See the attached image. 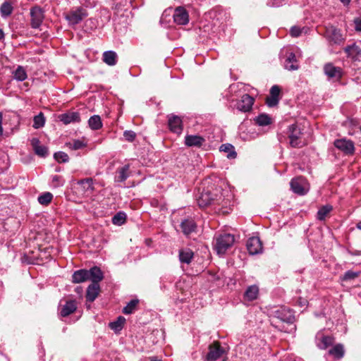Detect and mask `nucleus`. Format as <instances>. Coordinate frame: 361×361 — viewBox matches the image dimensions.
I'll use <instances>...</instances> for the list:
<instances>
[{
    "instance_id": "1",
    "label": "nucleus",
    "mask_w": 361,
    "mask_h": 361,
    "mask_svg": "<svg viewBox=\"0 0 361 361\" xmlns=\"http://www.w3.org/2000/svg\"><path fill=\"white\" fill-rule=\"evenodd\" d=\"M271 325L277 330L291 333L296 329L294 322V311L286 306H281L272 310L270 313Z\"/></svg>"
},
{
    "instance_id": "2",
    "label": "nucleus",
    "mask_w": 361,
    "mask_h": 361,
    "mask_svg": "<svg viewBox=\"0 0 361 361\" xmlns=\"http://www.w3.org/2000/svg\"><path fill=\"white\" fill-rule=\"evenodd\" d=\"M214 247L218 255H224L235 243V236L233 234L223 233L218 234L214 238Z\"/></svg>"
},
{
    "instance_id": "3",
    "label": "nucleus",
    "mask_w": 361,
    "mask_h": 361,
    "mask_svg": "<svg viewBox=\"0 0 361 361\" xmlns=\"http://www.w3.org/2000/svg\"><path fill=\"white\" fill-rule=\"evenodd\" d=\"M286 134L290 140V145L293 148H301L305 145L301 139L302 133L300 128L295 123L288 126Z\"/></svg>"
},
{
    "instance_id": "4",
    "label": "nucleus",
    "mask_w": 361,
    "mask_h": 361,
    "mask_svg": "<svg viewBox=\"0 0 361 361\" xmlns=\"http://www.w3.org/2000/svg\"><path fill=\"white\" fill-rule=\"evenodd\" d=\"M104 278V272L99 267H92V302L99 296L101 292L99 282Z\"/></svg>"
},
{
    "instance_id": "5",
    "label": "nucleus",
    "mask_w": 361,
    "mask_h": 361,
    "mask_svg": "<svg viewBox=\"0 0 361 361\" xmlns=\"http://www.w3.org/2000/svg\"><path fill=\"white\" fill-rule=\"evenodd\" d=\"M199 190V195L197 196V202L200 207H207L210 204H216L220 206V203L219 202V199L214 198V195L208 189L203 188L202 191H200V188Z\"/></svg>"
},
{
    "instance_id": "6",
    "label": "nucleus",
    "mask_w": 361,
    "mask_h": 361,
    "mask_svg": "<svg viewBox=\"0 0 361 361\" xmlns=\"http://www.w3.org/2000/svg\"><path fill=\"white\" fill-rule=\"evenodd\" d=\"M208 353L204 361H216L218 359L227 354L226 350L221 345L219 341H214L210 344L208 347Z\"/></svg>"
},
{
    "instance_id": "7",
    "label": "nucleus",
    "mask_w": 361,
    "mask_h": 361,
    "mask_svg": "<svg viewBox=\"0 0 361 361\" xmlns=\"http://www.w3.org/2000/svg\"><path fill=\"white\" fill-rule=\"evenodd\" d=\"M334 146L345 155L352 156L355 154V143L350 139L345 137L336 139L334 142Z\"/></svg>"
},
{
    "instance_id": "8",
    "label": "nucleus",
    "mask_w": 361,
    "mask_h": 361,
    "mask_svg": "<svg viewBox=\"0 0 361 361\" xmlns=\"http://www.w3.org/2000/svg\"><path fill=\"white\" fill-rule=\"evenodd\" d=\"M255 103V99L249 94L242 95L240 99L238 100L235 104V108L240 112L247 113L252 109Z\"/></svg>"
},
{
    "instance_id": "9",
    "label": "nucleus",
    "mask_w": 361,
    "mask_h": 361,
    "mask_svg": "<svg viewBox=\"0 0 361 361\" xmlns=\"http://www.w3.org/2000/svg\"><path fill=\"white\" fill-rule=\"evenodd\" d=\"M73 189L78 197H88L90 190V178H87L76 181L73 185Z\"/></svg>"
},
{
    "instance_id": "10",
    "label": "nucleus",
    "mask_w": 361,
    "mask_h": 361,
    "mask_svg": "<svg viewBox=\"0 0 361 361\" xmlns=\"http://www.w3.org/2000/svg\"><path fill=\"white\" fill-rule=\"evenodd\" d=\"M281 88L277 85H273L269 90V95L266 97L265 104L272 108L276 106L281 98Z\"/></svg>"
},
{
    "instance_id": "11",
    "label": "nucleus",
    "mask_w": 361,
    "mask_h": 361,
    "mask_svg": "<svg viewBox=\"0 0 361 361\" xmlns=\"http://www.w3.org/2000/svg\"><path fill=\"white\" fill-rule=\"evenodd\" d=\"M292 191L298 195H305L308 192L307 182L302 176L293 178L290 183Z\"/></svg>"
},
{
    "instance_id": "12",
    "label": "nucleus",
    "mask_w": 361,
    "mask_h": 361,
    "mask_svg": "<svg viewBox=\"0 0 361 361\" xmlns=\"http://www.w3.org/2000/svg\"><path fill=\"white\" fill-rule=\"evenodd\" d=\"M246 247L248 252L252 255L259 254L263 251V244L258 236L248 238Z\"/></svg>"
},
{
    "instance_id": "13",
    "label": "nucleus",
    "mask_w": 361,
    "mask_h": 361,
    "mask_svg": "<svg viewBox=\"0 0 361 361\" xmlns=\"http://www.w3.org/2000/svg\"><path fill=\"white\" fill-rule=\"evenodd\" d=\"M31 27L37 29L42 25L44 20V12L39 6H35L30 9Z\"/></svg>"
},
{
    "instance_id": "14",
    "label": "nucleus",
    "mask_w": 361,
    "mask_h": 361,
    "mask_svg": "<svg viewBox=\"0 0 361 361\" xmlns=\"http://www.w3.org/2000/svg\"><path fill=\"white\" fill-rule=\"evenodd\" d=\"M173 18L176 24L178 25H185L189 22V14L184 7L178 6L174 10Z\"/></svg>"
},
{
    "instance_id": "15",
    "label": "nucleus",
    "mask_w": 361,
    "mask_h": 361,
    "mask_svg": "<svg viewBox=\"0 0 361 361\" xmlns=\"http://www.w3.org/2000/svg\"><path fill=\"white\" fill-rule=\"evenodd\" d=\"M324 72L330 79L339 80L343 77V69L334 66L331 63H327L324 66Z\"/></svg>"
},
{
    "instance_id": "16",
    "label": "nucleus",
    "mask_w": 361,
    "mask_h": 361,
    "mask_svg": "<svg viewBox=\"0 0 361 361\" xmlns=\"http://www.w3.org/2000/svg\"><path fill=\"white\" fill-rule=\"evenodd\" d=\"M325 35L328 40L334 44H340L343 41L341 30L333 25L326 27Z\"/></svg>"
},
{
    "instance_id": "17",
    "label": "nucleus",
    "mask_w": 361,
    "mask_h": 361,
    "mask_svg": "<svg viewBox=\"0 0 361 361\" xmlns=\"http://www.w3.org/2000/svg\"><path fill=\"white\" fill-rule=\"evenodd\" d=\"M87 16V13L83 8H78L67 13L66 18L69 23L75 25L78 24Z\"/></svg>"
},
{
    "instance_id": "18",
    "label": "nucleus",
    "mask_w": 361,
    "mask_h": 361,
    "mask_svg": "<svg viewBox=\"0 0 361 361\" xmlns=\"http://www.w3.org/2000/svg\"><path fill=\"white\" fill-rule=\"evenodd\" d=\"M168 126L173 133L180 135L183 131V121L180 117L176 115L169 116Z\"/></svg>"
},
{
    "instance_id": "19",
    "label": "nucleus",
    "mask_w": 361,
    "mask_h": 361,
    "mask_svg": "<svg viewBox=\"0 0 361 361\" xmlns=\"http://www.w3.org/2000/svg\"><path fill=\"white\" fill-rule=\"evenodd\" d=\"M180 227L183 233L188 236L197 229V224L193 219L187 218L181 221Z\"/></svg>"
},
{
    "instance_id": "20",
    "label": "nucleus",
    "mask_w": 361,
    "mask_h": 361,
    "mask_svg": "<svg viewBox=\"0 0 361 361\" xmlns=\"http://www.w3.org/2000/svg\"><path fill=\"white\" fill-rule=\"evenodd\" d=\"M204 142L205 139L200 135H187L185 137L184 143L187 147H201Z\"/></svg>"
},
{
    "instance_id": "21",
    "label": "nucleus",
    "mask_w": 361,
    "mask_h": 361,
    "mask_svg": "<svg viewBox=\"0 0 361 361\" xmlns=\"http://www.w3.org/2000/svg\"><path fill=\"white\" fill-rule=\"evenodd\" d=\"M90 280V270L79 269L73 272L72 275V282L74 283H80Z\"/></svg>"
},
{
    "instance_id": "22",
    "label": "nucleus",
    "mask_w": 361,
    "mask_h": 361,
    "mask_svg": "<svg viewBox=\"0 0 361 361\" xmlns=\"http://www.w3.org/2000/svg\"><path fill=\"white\" fill-rule=\"evenodd\" d=\"M31 145L35 153L42 157H45L48 154L47 147L44 145H40V141L37 137H33L31 140Z\"/></svg>"
},
{
    "instance_id": "23",
    "label": "nucleus",
    "mask_w": 361,
    "mask_h": 361,
    "mask_svg": "<svg viewBox=\"0 0 361 361\" xmlns=\"http://www.w3.org/2000/svg\"><path fill=\"white\" fill-rule=\"evenodd\" d=\"M259 295V288L256 285H252L247 288L244 294L243 298L245 300L252 302L256 300Z\"/></svg>"
},
{
    "instance_id": "24",
    "label": "nucleus",
    "mask_w": 361,
    "mask_h": 361,
    "mask_svg": "<svg viewBox=\"0 0 361 361\" xmlns=\"http://www.w3.org/2000/svg\"><path fill=\"white\" fill-rule=\"evenodd\" d=\"M328 354L332 356L335 360H341L344 357L345 349L341 343H337L329 350Z\"/></svg>"
},
{
    "instance_id": "25",
    "label": "nucleus",
    "mask_w": 361,
    "mask_h": 361,
    "mask_svg": "<svg viewBox=\"0 0 361 361\" xmlns=\"http://www.w3.org/2000/svg\"><path fill=\"white\" fill-rule=\"evenodd\" d=\"M284 66L285 68L288 71H295L298 69L299 66L298 65L296 56L293 52L288 53L284 62Z\"/></svg>"
},
{
    "instance_id": "26",
    "label": "nucleus",
    "mask_w": 361,
    "mask_h": 361,
    "mask_svg": "<svg viewBox=\"0 0 361 361\" xmlns=\"http://www.w3.org/2000/svg\"><path fill=\"white\" fill-rule=\"evenodd\" d=\"M344 51L348 56L351 57L354 60H357L361 56V49L355 44L345 47Z\"/></svg>"
},
{
    "instance_id": "27",
    "label": "nucleus",
    "mask_w": 361,
    "mask_h": 361,
    "mask_svg": "<svg viewBox=\"0 0 361 361\" xmlns=\"http://www.w3.org/2000/svg\"><path fill=\"white\" fill-rule=\"evenodd\" d=\"M129 169L130 165L126 164L123 166L118 168L116 170V174L115 176V181L123 182L129 177Z\"/></svg>"
},
{
    "instance_id": "28",
    "label": "nucleus",
    "mask_w": 361,
    "mask_h": 361,
    "mask_svg": "<svg viewBox=\"0 0 361 361\" xmlns=\"http://www.w3.org/2000/svg\"><path fill=\"white\" fill-rule=\"evenodd\" d=\"M179 260L181 263L190 264L194 257V252L190 248H183L179 250Z\"/></svg>"
},
{
    "instance_id": "29",
    "label": "nucleus",
    "mask_w": 361,
    "mask_h": 361,
    "mask_svg": "<svg viewBox=\"0 0 361 361\" xmlns=\"http://www.w3.org/2000/svg\"><path fill=\"white\" fill-rule=\"evenodd\" d=\"M102 60L107 65L113 66L118 62V55L114 51H106L103 53Z\"/></svg>"
},
{
    "instance_id": "30",
    "label": "nucleus",
    "mask_w": 361,
    "mask_h": 361,
    "mask_svg": "<svg viewBox=\"0 0 361 361\" xmlns=\"http://www.w3.org/2000/svg\"><path fill=\"white\" fill-rule=\"evenodd\" d=\"M59 120L64 124L67 125L73 122L79 121V114L77 112H68L61 114Z\"/></svg>"
},
{
    "instance_id": "31",
    "label": "nucleus",
    "mask_w": 361,
    "mask_h": 361,
    "mask_svg": "<svg viewBox=\"0 0 361 361\" xmlns=\"http://www.w3.org/2000/svg\"><path fill=\"white\" fill-rule=\"evenodd\" d=\"M126 323V319L123 316H119L115 321H113L109 324V328L113 330L115 333H119L123 328Z\"/></svg>"
},
{
    "instance_id": "32",
    "label": "nucleus",
    "mask_w": 361,
    "mask_h": 361,
    "mask_svg": "<svg viewBox=\"0 0 361 361\" xmlns=\"http://www.w3.org/2000/svg\"><path fill=\"white\" fill-rule=\"evenodd\" d=\"M76 310L75 301L69 300L61 307L60 314L61 317H67Z\"/></svg>"
},
{
    "instance_id": "33",
    "label": "nucleus",
    "mask_w": 361,
    "mask_h": 361,
    "mask_svg": "<svg viewBox=\"0 0 361 361\" xmlns=\"http://www.w3.org/2000/svg\"><path fill=\"white\" fill-rule=\"evenodd\" d=\"M334 342V338L333 336H322L317 345L321 350H326L329 347L333 345Z\"/></svg>"
},
{
    "instance_id": "34",
    "label": "nucleus",
    "mask_w": 361,
    "mask_h": 361,
    "mask_svg": "<svg viewBox=\"0 0 361 361\" xmlns=\"http://www.w3.org/2000/svg\"><path fill=\"white\" fill-rule=\"evenodd\" d=\"M255 123L259 126H269L272 123L271 117L267 114H260L254 119Z\"/></svg>"
},
{
    "instance_id": "35",
    "label": "nucleus",
    "mask_w": 361,
    "mask_h": 361,
    "mask_svg": "<svg viewBox=\"0 0 361 361\" xmlns=\"http://www.w3.org/2000/svg\"><path fill=\"white\" fill-rule=\"evenodd\" d=\"M332 210L333 207L330 204L322 206L317 213V219L319 221H324Z\"/></svg>"
},
{
    "instance_id": "36",
    "label": "nucleus",
    "mask_w": 361,
    "mask_h": 361,
    "mask_svg": "<svg viewBox=\"0 0 361 361\" xmlns=\"http://www.w3.org/2000/svg\"><path fill=\"white\" fill-rule=\"evenodd\" d=\"M13 77L17 81H24L27 78V72L24 67L18 66L17 68L13 71Z\"/></svg>"
},
{
    "instance_id": "37",
    "label": "nucleus",
    "mask_w": 361,
    "mask_h": 361,
    "mask_svg": "<svg viewBox=\"0 0 361 361\" xmlns=\"http://www.w3.org/2000/svg\"><path fill=\"white\" fill-rule=\"evenodd\" d=\"M13 6L9 1H4L0 6V14L2 18H6L11 15Z\"/></svg>"
},
{
    "instance_id": "38",
    "label": "nucleus",
    "mask_w": 361,
    "mask_h": 361,
    "mask_svg": "<svg viewBox=\"0 0 361 361\" xmlns=\"http://www.w3.org/2000/svg\"><path fill=\"white\" fill-rule=\"evenodd\" d=\"M220 151L227 153L228 159H235L237 157V153L235 151L234 147L231 144H223L220 147Z\"/></svg>"
},
{
    "instance_id": "39",
    "label": "nucleus",
    "mask_w": 361,
    "mask_h": 361,
    "mask_svg": "<svg viewBox=\"0 0 361 361\" xmlns=\"http://www.w3.org/2000/svg\"><path fill=\"white\" fill-rule=\"evenodd\" d=\"M126 214L123 212H118L116 213L111 219L112 224L116 226H121L126 221Z\"/></svg>"
},
{
    "instance_id": "40",
    "label": "nucleus",
    "mask_w": 361,
    "mask_h": 361,
    "mask_svg": "<svg viewBox=\"0 0 361 361\" xmlns=\"http://www.w3.org/2000/svg\"><path fill=\"white\" fill-rule=\"evenodd\" d=\"M139 303L138 299H133L130 302H128L126 307L123 309V313L125 314H132L136 309L137 305Z\"/></svg>"
},
{
    "instance_id": "41",
    "label": "nucleus",
    "mask_w": 361,
    "mask_h": 361,
    "mask_svg": "<svg viewBox=\"0 0 361 361\" xmlns=\"http://www.w3.org/2000/svg\"><path fill=\"white\" fill-rule=\"evenodd\" d=\"M360 275V271H353L352 270H348L343 275L340 276V280L341 281H349L355 279Z\"/></svg>"
},
{
    "instance_id": "42",
    "label": "nucleus",
    "mask_w": 361,
    "mask_h": 361,
    "mask_svg": "<svg viewBox=\"0 0 361 361\" xmlns=\"http://www.w3.org/2000/svg\"><path fill=\"white\" fill-rule=\"evenodd\" d=\"M45 124V118L44 114L40 112L38 115L35 116L33 118L32 127L35 129L42 128Z\"/></svg>"
},
{
    "instance_id": "43",
    "label": "nucleus",
    "mask_w": 361,
    "mask_h": 361,
    "mask_svg": "<svg viewBox=\"0 0 361 361\" xmlns=\"http://www.w3.org/2000/svg\"><path fill=\"white\" fill-rule=\"evenodd\" d=\"M53 199V195L51 192H47L40 195L38 197V202L42 205H47Z\"/></svg>"
},
{
    "instance_id": "44",
    "label": "nucleus",
    "mask_w": 361,
    "mask_h": 361,
    "mask_svg": "<svg viewBox=\"0 0 361 361\" xmlns=\"http://www.w3.org/2000/svg\"><path fill=\"white\" fill-rule=\"evenodd\" d=\"M51 186L54 188H59L64 185L65 180L61 176L54 175L51 177Z\"/></svg>"
},
{
    "instance_id": "45",
    "label": "nucleus",
    "mask_w": 361,
    "mask_h": 361,
    "mask_svg": "<svg viewBox=\"0 0 361 361\" xmlns=\"http://www.w3.org/2000/svg\"><path fill=\"white\" fill-rule=\"evenodd\" d=\"M103 126L101 117L99 115L92 116V130H99Z\"/></svg>"
},
{
    "instance_id": "46",
    "label": "nucleus",
    "mask_w": 361,
    "mask_h": 361,
    "mask_svg": "<svg viewBox=\"0 0 361 361\" xmlns=\"http://www.w3.org/2000/svg\"><path fill=\"white\" fill-rule=\"evenodd\" d=\"M54 157L59 163H66L68 161V154L63 152H56Z\"/></svg>"
},
{
    "instance_id": "47",
    "label": "nucleus",
    "mask_w": 361,
    "mask_h": 361,
    "mask_svg": "<svg viewBox=\"0 0 361 361\" xmlns=\"http://www.w3.org/2000/svg\"><path fill=\"white\" fill-rule=\"evenodd\" d=\"M123 137L128 142H133L136 138V133L133 130H125L123 132Z\"/></svg>"
},
{
    "instance_id": "48",
    "label": "nucleus",
    "mask_w": 361,
    "mask_h": 361,
    "mask_svg": "<svg viewBox=\"0 0 361 361\" xmlns=\"http://www.w3.org/2000/svg\"><path fill=\"white\" fill-rule=\"evenodd\" d=\"M228 203V201H224V200H222V205L221 207L216 208L215 207V209H218L219 212L223 214H229L230 212L232 210L231 207H227L226 204Z\"/></svg>"
},
{
    "instance_id": "49",
    "label": "nucleus",
    "mask_w": 361,
    "mask_h": 361,
    "mask_svg": "<svg viewBox=\"0 0 361 361\" xmlns=\"http://www.w3.org/2000/svg\"><path fill=\"white\" fill-rule=\"evenodd\" d=\"M302 33V30L299 26H292L290 30V35L293 37H299Z\"/></svg>"
},
{
    "instance_id": "50",
    "label": "nucleus",
    "mask_w": 361,
    "mask_h": 361,
    "mask_svg": "<svg viewBox=\"0 0 361 361\" xmlns=\"http://www.w3.org/2000/svg\"><path fill=\"white\" fill-rule=\"evenodd\" d=\"M71 147L73 149H81L83 147H85V143L81 141V140H74L73 142V143L71 144Z\"/></svg>"
},
{
    "instance_id": "51",
    "label": "nucleus",
    "mask_w": 361,
    "mask_h": 361,
    "mask_svg": "<svg viewBox=\"0 0 361 361\" xmlns=\"http://www.w3.org/2000/svg\"><path fill=\"white\" fill-rule=\"evenodd\" d=\"M86 301H87V308L89 309L90 305L88 304L90 302V284L87 287L86 289Z\"/></svg>"
},
{
    "instance_id": "52",
    "label": "nucleus",
    "mask_w": 361,
    "mask_h": 361,
    "mask_svg": "<svg viewBox=\"0 0 361 361\" xmlns=\"http://www.w3.org/2000/svg\"><path fill=\"white\" fill-rule=\"evenodd\" d=\"M209 281H210L212 282H215V281H218L219 280H220V276H218L216 274L212 273V272H209Z\"/></svg>"
},
{
    "instance_id": "53",
    "label": "nucleus",
    "mask_w": 361,
    "mask_h": 361,
    "mask_svg": "<svg viewBox=\"0 0 361 361\" xmlns=\"http://www.w3.org/2000/svg\"><path fill=\"white\" fill-rule=\"evenodd\" d=\"M355 30L357 31H361V19H355Z\"/></svg>"
},
{
    "instance_id": "54",
    "label": "nucleus",
    "mask_w": 361,
    "mask_h": 361,
    "mask_svg": "<svg viewBox=\"0 0 361 361\" xmlns=\"http://www.w3.org/2000/svg\"><path fill=\"white\" fill-rule=\"evenodd\" d=\"M351 0H340V1L343 4V6H348L350 3Z\"/></svg>"
},
{
    "instance_id": "55",
    "label": "nucleus",
    "mask_w": 361,
    "mask_h": 361,
    "mask_svg": "<svg viewBox=\"0 0 361 361\" xmlns=\"http://www.w3.org/2000/svg\"><path fill=\"white\" fill-rule=\"evenodd\" d=\"M149 361H163L162 360H161L155 356L150 357H149Z\"/></svg>"
},
{
    "instance_id": "56",
    "label": "nucleus",
    "mask_w": 361,
    "mask_h": 361,
    "mask_svg": "<svg viewBox=\"0 0 361 361\" xmlns=\"http://www.w3.org/2000/svg\"><path fill=\"white\" fill-rule=\"evenodd\" d=\"M2 116H1V114H0V135H2L3 134V128H2Z\"/></svg>"
},
{
    "instance_id": "57",
    "label": "nucleus",
    "mask_w": 361,
    "mask_h": 361,
    "mask_svg": "<svg viewBox=\"0 0 361 361\" xmlns=\"http://www.w3.org/2000/svg\"><path fill=\"white\" fill-rule=\"evenodd\" d=\"M350 254L351 255H354V256L360 255H361V252L356 250V251H354V252H350Z\"/></svg>"
},
{
    "instance_id": "58",
    "label": "nucleus",
    "mask_w": 361,
    "mask_h": 361,
    "mask_svg": "<svg viewBox=\"0 0 361 361\" xmlns=\"http://www.w3.org/2000/svg\"><path fill=\"white\" fill-rule=\"evenodd\" d=\"M4 38V33L2 29L0 28V40Z\"/></svg>"
},
{
    "instance_id": "59",
    "label": "nucleus",
    "mask_w": 361,
    "mask_h": 361,
    "mask_svg": "<svg viewBox=\"0 0 361 361\" xmlns=\"http://www.w3.org/2000/svg\"><path fill=\"white\" fill-rule=\"evenodd\" d=\"M102 138H99L98 140H93L92 139V142H97V143H100L102 142Z\"/></svg>"
},
{
    "instance_id": "60",
    "label": "nucleus",
    "mask_w": 361,
    "mask_h": 361,
    "mask_svg": "<svg viewBox=\"0 0 361 361\" xmlns=\"http://www.w3.org/2000/svg\"><path fill=\"white\" fill-rule=\"evenodd\" d=\"M357 228L361 230V221L356 224Z\"/></svg>"
},
{
    "instance_id": "61",
    "label": "nucleus",
    "mask_w": 361,
    "mask_h": 361,
    "mask_svg": "<svg viewBox=\"0 0 361 361\" xmlns=\"http://www.w3.org/2000/svg\"><path fill=\"white\" fill-rule=\"evenodd\" d=\"M76 291L78 293H82V288L80 287H77L76 288Z\"/></svg>"
},
{
    "instance_id": "62",
    "label": "nucleus",
    "mask_w": 361,
    "mask_h": 361,
    "mask_svg": "<svg viewBox=\"0 0 361 361\" xmlns=\"http://www.w3.org/2000/svg\"><path fill=\"white\" fill-rule=\"evenodd\" d=\"M157 203H158V201H157V200H153L152 201V205H157Z\"/></svg>"
},
{
    "instance_id": "63",
    "label": "nucleus",
    "mask_w": 361,
    "mask_h": 361,
    "mask_svg": "<svg viewBox=\"0 0 361 361\" xmlns=\"http://www.w3.org/2000/svg\"><path fill=\"white\" fill-rule=\"evenodd\" d=\"M227 359H228V358L226 357H224L221 361H227Z\"/></svg>"
},
{
    "instance_id": "64",
    "label": "nucleus",
    "mask_w": 361,
    "mask_h": 361,
    "mask_svg": "<svg viewBox=\"0 0 361 361\" xmlns=\"http://www.w3.org/2000/svg\"><path fill=\"white\" fill-rule=\"evenodd\" d=\"M87 123L90 126V118L88 119Z\"/></svg>"
}]
</instances>
